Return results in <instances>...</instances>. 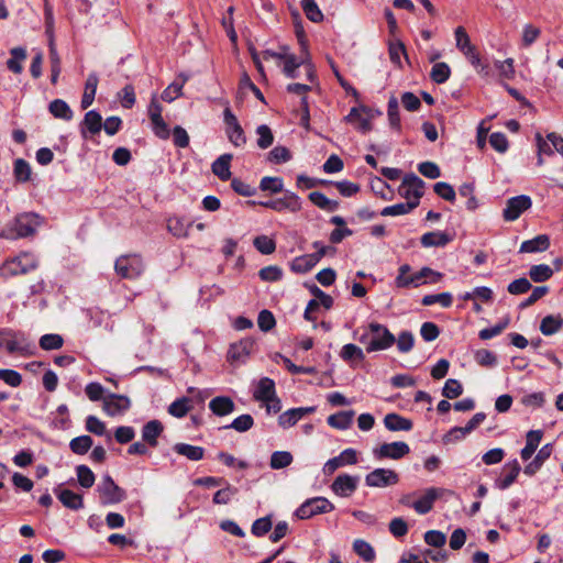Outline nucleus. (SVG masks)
Instances as JSON below:
<instances>
[{"label":"nucleus","instance_id":"nucleus-1","mask_svg":"<svg viewBox=\"0 0 563 563\" xmlns=\"http://www.w3.org/2000/svg\"><path fill=\"white\" fill-rule=\"evenodd\" d=\"M411 271L410 265L404 264L398 269L396 277V286L399 288L418 287L420 285L432 283L435 284L442 278V274L434 272L430 267H423L419 272L409 275Z\"/></svg>","mask_w":563,"mask_h":563},{"label":"nucleus","instance_id":"nucleus-2","mask_svg":"<svg viewBox=\"0 0 563 563\" xmlns=\"http://www.w3.org/2000/svg\"><path fill=\"white\" fill-rule=\"evenodd\" d=\"M369 333H364L360 341L366 344L368 353L390 347L396 339L394 334L383 324L372 322L368 325Z\"/></svg>","mask_w":563,"mask_h":563},{"label":"nucleus","instance_id":"nucleus-3","mask_svg":"<svg viewBox=\"0 0 563 563\" xmlns=\"http://www.w3.org/2000/svg\"><path fill=\"white\" fill-rule=\"evenodd\" d=\"M40 218L35 213H22L8 224L5 236L10 239L26 238L32 235L40 224Z\"/></svg>","mask_w":563,"mask_h":563},{"label":"nucleus","instance_id":"nucleus-4","mask_svg":"<svg viewBox=\"0 0 563 563\" xmlns=\"http://www.w3.org/2000/svg\"><path fill=\"white\" fill-rule=\"evenodd\" d=\"M5 349L10 354H31L34 345L24 333L11 330L0 331V350Z\"/></svg>","mask_w":563,"mask_h":563},{"label":"nucleus","instance_id":"nucleus-5","mask_svg":"<svg viewBox=\"0 0 563 563\" xmlns=\"http://www.w3.org/2000/svg\"><path fill=\"white\" fill-rule=\"evenodd\" d=\"M37 258L32 253H21L18 256L5 261L1 272L4 276H15L20 274H27L37 267Z\"/></svg>","mask_w":563,"mask_h":563},{"label":"nucleus","instance_id":"nucleus-6","mask_svg":"<svg viewBox=\"0 0 563 563\" xmlns=\"http://www.w3.org/2000/svg\"><path fill=\"white\" fill-rule=\"evenodd\" d=\"M100 503L103 506L119 504L126 498L124 489L119 487L110 475H104L97 486Z\"/></svg>","mask_w":563,"mask_h":563},{"label":"nucleus","instance_id":"nucleus-7","mask_svg":"<svg viewBox=\"0 0 563 563\" xmlns=\"http://www.w3.org/2000/svg\"><path fill=\"white\" fill-rule=\"evenodd\" d=\"M114 269L122 278L135 279L143 273L144 264L139 255H122L117 258Z\"/></svg>","mask_w":563,"mask_h":563},{"label":"nucleus","instance_id":"nucleus-8","mask_svg":"<svg viewBox=\"0 0 563 563\" xmlns=\"http://www.w3.org/2000/svg\"><path fill=\"white\" fill-rule=\"evenodd\" d=\"M334 509V505L325 497H313L307 499L299 508H297L295 515L299 519H308L314 515L327 514Z\"/></svg>","mask_w":563,"mask_h":563},{"label":"nucleus","instance_id":"nucleus-9","mask_svg":"<svg viewBox=\"0 0 563 563\" xmlns=\"http://www.w3.org/2000/svg\"><path fill=\"white\" fill-rule=\"evenodd\" d=\"M424 181L415 174H408L404 177L398 188V192L408 201H417L419 206L420 198L423 196Z\"/></svg>","mask_w":563,"mask_h":563},{"label":"nucleus","instance_id":"nucleus-10","mask_svg":"<svg viewBox=\"0 0 563 563\" xmlns=\"http://www.w3.org/2000/svg\"><path fill=\"white\" fill-rule=\"evenodd\" d=\"M258 205L278 212L284 210L297 212L301 209V199L295 192L286 191L282 198L260 201Z\"/></svg>","mask_w":563,"mask_h":563},{"label":"nucleus","instance_id":"nucleus-11","mask_svg":"<svg viewBox=\"0 0 563 563\" xmlns=\"http://www.w3.org/2000/svg\"><path fill=\"white\" fill-rule=\"evenodd\" d=\"M398 481V474L389 468H376L365 476V485L376 488L396 485Z\"/></svg>","mask_w":563,"mask_h":563},{"label":"nucleus","instance_id":"nucleus-12","mask_svg":"<svg viewBox=\"0 0 563 563\" xmlns=\"http://www.w3.org/2000/svg\"><path fill=\"white\" fill-rule=\"evenodd\" d=\"M223 121L227 126L225 132L230 142L236 147L244 145L246 143V137L241 124L231 111L230 107H225L223 111Z\"/></svg>","mask_w":563,"mask_h":563},{"label":"nucleus","instance_id":"nucleus-13","mask_svg":"<svg viewBox=\"0 0 563 563\" xmlns=\"http://www.w3.org/2000/svg\"><path fill=\"white\" fill-rule=\"evenodd\" d=\"M410 452V448L406 442H391V443H384L378 448H375L373 450V454L375 459L383 460V459H393V460H399L407 455Z\"/></svg>","mask_w":563,"mask_h":563},{"label":"nucleus","instance_id":"nucleus-14","mask_svg":"<svg viewBox=\"0 0 563 563\" xmlns=\"http://www.w3.org/2000/svg\"><path fill=\"white\" fill-rule=\"evenodd\" d=\"M358 482V476L340 474L332 482L331 490L339 497H350L357 489Z\"/></svg>","mask_w":563,"mask_h":563},{"label":"nucleus","instance_id":"nucleus-15","mask_svg":"<svg viewBox=\"0 0 563 563\" xmlns=\"http://www.w3.org/2000/svg\"><path fill=\"white\" fill-rule=\"evenodd\" d=\"M357 463L356 451L354 449H345L338 456L330 459L323 465L325 475L333 474L339 467L344 465H354Z\"/></svg>","mask_w":563,"mask_h":563},{"label":"nucleus","instance_id":"nucleus-16","mask_svg":"<svg viewBox=\"0 0 563 563\" xmlns=\"http://www.w3.org/2000/svg\"><path fill=\"white\" fill-rule=\"evenodd\" d=\"M102 130V117L96 110L88 111L80 123V134L82 139H89L99 134Z\"/></svg>","mask_w":563,"mask_h":563},{"label":"nucleus","instance_id":"nucleus-17","mask_svg":"<svg viewBox=\"0 0 563 563\" xmlns=\"http://www.w3.org/2000/svg\"><path fill=\"white\" fill-rule=\"evenodd\" d=\"M367 112L368 109L366 107L352 108L345 117V121L353 124L360 132L366 133L372 129Z\"/></svg>","mask_w":563,"mask_h":563},{"label":"nucleus","instance_id":"nucleus-18","mask_svg":"<svg viewBox=\"0 0 563 563\" xmlns=\"http://www.w3.org/2000/svg\"><path fill=\"white\" fill-rule=\"evenodd\" d=\"M520 465L514 460L504 465L499 476L495 481V486L499 489H506L514 484L520 472Z\"/></svg>","mask_w":563,"mask_h":563},{"label":"nucleus","instance_id":"nucleus-19","mask_svg":"<svg viewBox=\"0 0 563 563\" xmlns=\"http://www.w3.org/2000/svg\"><path fill=\"white\" fill-rule=\"evenodd\" d=\"M443 492L444 490L442 488H428L418 500L412 503L411 507L419 515H426L432 509L433 503L442 495Z\"/></svg>","mask_w":563,"mask_h":563},{"label":"nucleus","instance_id":"nucleus-20","mask_svg":"<svg viewBox=\"0 0 563 563\" xmlns=\"http://www.w3.org/2000/svg\"><path fill=\"white\" fill-rule=\"evenodd\" d=\"M130 407L128 397L117 394H110L103 398V410L109 416H115L125 411Z\"/></svg>","mask_w":563,"mask_h":563},{"label":"nucleus","instance_id":"nucleus-21","mask_svg":"<svg viewBox=\"0 0 563 563\" xmlns=\"http://www.w3.org/2000/svg\"><path fill=\"white\" fill-rule=\"evenodd\" d=\"M528 209V196L521 195L508 200L507 207L504 209V218L506 221H514Z\"/></svg>","mask_w":563,"mask_h":563},{"label":"nucleus","instance_id":"nucleus-22","mask_svg":"<svg viewBox=\"0 0 563 563\" xmlns=\"http://www.w3.org/2000/svg\"><path fill=\"white\" fill-rule=\"evenodd\" d=\"M164 431V426L159 420H151L142 428V440L150 446L155 448L158 444V438Z\"/></svg>","mask_w":563,"mask_h":563},{"label":"nucleus","instance_id":"nucleus-23","mask_svg":"<svg viewBox=\"0 0 563 563\" xmlns=\"http://www.w3.org/2000/svg\"><path fill=\"white\" fill-rule=\"evenodd\" d=\"M55 494L59 501L71 510H79L84 507L82 496L70 489L56 488Z\"/></svg>","mask_w":563,"mask_h":563},{"label":"nucleus","instance_id":"nucleus-24","mask_svg":"<svg viewBox=\"0 0 563 563\" xmlns=\"http://www.w3.org/2000/svg\"><path fill=\"white\" fill-rule=\"evenodd\" d=\"M275 394L276 391L274 380L268 377H263L258 380L253 396L256 400L263 402L265 400L272 399Z\"/></svg>","mask_w":563,"mask_h":563},{"label":"nucleus","instance_id":"nucleus-25","mask_svg":"<svg viewBox=\"0 0 563 563\" xmlns=\"http://www.w3.org/2000/svg\"><path fill=\"white\" fill-rule=\"evenodd\" d=\"M384 424L389 431H410L412 429V421L398 413L386 415Z\"/></svg>","mask_w":563,"mask_h":563},{"label":"nucleus","instance_id":"nucleus-26","mask_svg":"<svg viewBox=\"0 0 563 563\" xmlns=\"http://www.w3.org/2000/svg\"><path fill=\"white\" fill-rule=\"evenodd\" d=\"M99 78L96 73H90L85 84V91L81 98V108L87 109L95 100Z\"/></svg>","mask_w":563,"mask_h":563},{"label":"nucleus","instance_id":"nucleus-27","mask_svg":"<svg viewBox=\"0 0 563 563\" xmlns=\"http://www.w3.org/2000/svg\"><path fill=\"white\" fill-rule=\"evenodd\" d=\"M452 236L442 231H432L421 236V244L424 247L445 246L451 242Z\"/></svg>","mask_w":563,"mask_h":563},{"label":"nucleus","instance_id":"nucleus-28","mask_svg":"<svg viewBox=\"0 0 563 563\" xmlns=\"http://www.w3.org/2000/svg\"><path fill=\"white\" fill-rule=\"evenodd\" d=\"M209 408L214 415L222 417L233 412L234 402L229 397L219 396L210 400Z\"/></svg>","mask_w":563,"mask_h":563},{"label":"nucleus","instance_id":"nucleus-29","mask_svg":"<svg viewBox=\"0 0 563 563\" xmlns=\"http://www.w3.org/2000/svg\"><path fill=\"white\" fill-rule=\"evenodd\" d=\"M11 57L7 60V67L13 74L23 71V62L26 59V49L23 47H13L10 49Z\"/></svg>","mask_w":563,"mask_h":563},{"label":"nucleus","instance_id":"nucleus-30","mask_svg":"<svg viewBox=\"0 0 563 563\" xmlns=\"http://www.w3.org/2000/svg\"><path fill=\"white\" fill-rule=\"evenodd\" d=\"M232 159L231 154H223L218 157L211 166L212 173L221 180H228L231 177L230 163Z\"/></svg>","mask_w":563,"mask_h":563},{"label":"nucleus","instance_id":"nucleus-31","mask_svg":"<svg viewBox=\"0 0 563 563\" xmlns=\"http://www.w3.org/2000/svg\"><path fill=\"white\" fill-rule=\"evenodd\" d=\"M354 415L355 412L353 410L340 411L329 416L327 422L332 428L345 430L352 424Z\"/></svg>","mask_w":563,"mask_h":563},{"label":"nucleus","instance_id":"nucleus-32","mask_svg":"<svg viewBox=\"0 0 563 563\" xmlns=\"http://www.w3.org/2000/svg\"><path fill=\"white\" fill-rule=\"evenodd\" d=\"M173 450L183 456H186L190 461H200L203 459L205 449L201 446H196L187 443H176L173 446Z\"/></svg>","mask_w":563,"mask_h":563},{"label":"nucleus","instance_id":"nucleus-33","mask_svg":"<svg viewBox=\"0 0 563 563\" xmlns=\"http://www.w3.org/2000/svg\"><path fill=\"white\" fill-rule=\"evenodd\" d=\"M563 327V318L560 314L545 316L540 323V331L543 335H552Z\"/></svg>","mask_w":563,"mask_h":563},{"label":"nucleus","instance_id":"nucleus-34","mask_svg":"<svg viewBox=\"0 0 563 563\" xmlns=\"http://www.w3.org/2000/svg\"><path fill=\"white\" fill-rule=\"evenodd\" d=\"M48 110L53 117L65 121H70L74 115L70 107L62 99L53 100L48 106Z\"/></svg>","mask_w":563,"mask_h":563},{"label":"nucleus","instance_id":"nucleus-35","mask_svg":"<svg viewBox=\"0 0 563 563\" xmlns=\"http://www.w3.org/2000/svg\"><path fill=\"white\" fill-rule=\"evenodd\" d=\"M318 264V258L311 254L297 256L292 260L290 268L298 274H305Z\"/></svg>","mask_w":563,"mask_h":563},{"label":"nucleus","instance_id":"nucleus-36","mask_svg":"<svg viewBox=\"0 0 563 563\" xmlns=\"http://www.w3.org/2000/svg\"><path fill=\"white\" fill-rule=\"evenodd\" d=\"M311 90V87L303 84H289L287 86V91L296 95L302 96L301 98V107L303 111V115L301 118L302 123H308L309 121V108L307 97L305 96L308 91Z\"/></svg>","mask_w":563,"mask_h":563},{"label":"nucleus","instance_id":"nucleus-37","mask_svg":"<svg viewBox=\"0 0 563 563\" xmlns=\"http://www.w3.org/2000/svg\"><path fill=\"white\" fill-rule=\"evenodd\" d=\"M417 207H418L417 206V201H408L407 200L406 202H400V203H396V205H393V206L385 207L380 211V214L383 217L402 216V214L409 213L410 211H412Z\"/></svg>","mask_w":563,"mask_h":563},{"label":"nucleus","instance_id":"nucleus-38","mask_svg":"<svg viewBox=\"0 0 563 563\" xmlns=\"http://www.w3.org/2000/svg\"><path fill=\"white\" fill-rule=\"evenodd\" d=\"M308 198L314 206L328 212H333L339 208L338 201L327 198L325 195L320 191L310 192Z\"/></svg>","mask_w":563,"mask_h":563},{"label":"nucleus","instance_id":"nucleus-39","mask_svg":"<svg viewBox=\"0 0 563 563\" xmlns=\"http://www.w3.org/2000/svg\"><path fill=\"white\" fill-rule=\"evenodd\" d=\"M192 409V400L188 397H181L173 401L168 407V413L183 418Z\"/></svg>","mask_w":563,"mask_h":563},{"label":"nucleus","instance_id":"nucleus-40","mask_svg":"<svg viewBox=\"0 0 563 563\" xmlns=\"http://www.w3.org/2000/svg\"><path fill=\"white\" fill-rule=\"evenodd\" d=\"M190 227L191 223L178 217L169 218L167 221L168 231L176 238H186Z\"/></svg>","mask_w":563,"mask_h":563},{"label":"nucleus","instance_id":"nucleus-41","mask_svg":"<svg viewBox=\"0 0 563 563\" xmlns=\"http://www.w3.org/2000/svg\"><path fill=\"white\" fill-rule=\"evenodd\" d=\"M252 346L250 341L240 342L236 344H232L228 352V358L231 362H244L249 350Z\"/></svg>","mask_w":563,"mask_h":563},{"label":"nucleus","instance_id":"nucleus-42","mask_svg":"<svg viewBox=\"0 0 563 563\" xmlns=\"http://www.w3.org/2000/svg\"><path fill=\"white\" fill-rule=\"evenodd\" d=\"M353 550L367 563H372L375 560V551L365 540L356 539L353 543Z\"/></svg>","mask_w":563,"mask_h":563},{"label":"nucleus","instance_id":"nucleus-43","mask_svg":"<svg viewBox=\"0 0 563 563\" xmlns=\"http://www.w3.org/2000/svg\"><path fill=\"white\" fill-rule=\"evenodd\" d=\"M224 487L216 492L212 501L216 505H227L231 501L232 497L238 494V488L229 484L227 481Z\"/></svg>","mask_w":563,"mask_h":563},{"label":"nucleus","instance_id":"nucleus-44","mask_svg":"<svg viewBox=\"0 0 563 563\" xmlns=\"http://www.w3.org/2000/svg\"><path fill=\"white\" fill-rule=\"evenodd\" d=\"M186 81L187 77L180 76V80H175L162 92V99L166 102L174 101L181 95V90Z\"/></svg>","mask_w":563,"mask_h":563},{"label":"nucleus","instance_id":"nucleus-45","mask_svg":"<svg viewBox=\"0 0 563 563\" xmlns=\"http://www.w3.org/2000/svg\"><path fill=\"white\" fill-rule=\"evenodd\" d=\"M292 455L288 451H275L269 461V466L273 470H280L289 466L292 463Z\"/></svg>","mask_w":563,"mask_h":563},{"label":"nucleus","instance_id":"nucleus-46","mask_svg":"<svg viewBox=\"0 0 563 563\" xmlns=\"http://www.w3.org/2000/svg\"><path fill=\"white\" fill-rule=\"evenodd\" d=\"M553 275V269L547 264H539L530 266V280L534 283H542L550 279Z\"/></svg>","mask_w":563,"mask_h":563},{"label":"nucleus","instance_id":"nucleus-47","mask_svg":"<svg viewBox=\"0 0 563 563\" xmlns=\"http://www.w3.org/2000/svg\"><path fill=\"white\" fill-rule=\"evenodd\" d=\"M421 302L423 306H432L434 303H439L444 308H449L452 306L453 297L450 292L426 295Z\"/></svg>","mask_w":563,"mask_h":563},{"label":"nucleus","instance_id":"nucleus-48","mask_svg":"<svg viewBox=\"0 0 563 563\" xmlns=\"http://www.w3.org/2000/svg\"><path fill=\"white\" fill-rule=\"evenodd\" d=\"M451 75V69L446 63H435L432 66L430 77L437 84H444Z\"/></svg>","mask_w":563,"mask_h":563},{"label":"nucleus","instance_id":"nucleus-49","mask_svg":"<svg viewBox=\"0 0 563 563\" xmlns=\"http://www.w3.org/2000/svg\"><path fill=\"white\" fill-rule=\"evenodd\" d=\"M254 247L264 255H269L276 250V242L267 235H258L253 241Z\"/></svg>","mask_w":563,"mask_h":563},{"label":"nucleus","instance_id":"nucleus-50","mask_svg":"<svg viewBox=\"0 0 563 563\" xmlns=\"http://www.w3.org/2000/svg\"><path fill=\"white\" fill-rule=\"evenodd\" d=\"M301 8L306 16L312 22H320L323 19V14L319 9L316 0H301Z\"/></svg>","mask_w":563,"mask_h":563},{"label":"nucleus","instance_id":"nucleus-51","mask_svg":"<svg viewBox=\"0 0 563 563\" xmlns=\"http://www.w3.org/2000/svg\"><path fill=\"white\" fill-rule=\"evenodd\" d=\"M536 143H537V154H538V165H542L543 155H553L554 154V147L552 143L547 139L544 140L541 135V133H536Z\"/></svg>","mask_w":563,"mask_h":563},{"label":"nucleus","instance_id":"nucleus-52","mask_svg":"<svg viewBox=\"0 0 563 563\" xmlns=\"http://www.w3.org/2000/svg\"><path fill=\"white\" fill-rule=\"evenodd\" d=\"M13 174L18 181H20V183L27 181L31 177L30 164L23 158L15 159L14 167H13Z\"/></svg>","mask_w":563,"mask_h":563},{"label":"nucleus","instance_id":"nucleus-53","mask_svg":"<svg viewBox=\"0 0 563 563\" xmlns=\"http://www.w3.org/2000/svg\"><path fill=\"white\" fill-rule=\"evenodd\" d=\"M63 343L62 335L55 333L44 334L40 339V346L45 351L58 350L63 346Z\"/></svg>","mask_w":563,"mask_h":563},{"label":"nucleus","instance_id":"nucleus-54","mask_svg":"<svg viewBox=\"0 0 563 563\" xmlns=\"http://www.w3.org/2000/svg\"><path fill=\"white\" fill-rule=\"evenodd\" d=\"M260 189L272 194L282 192L284 189L283 179L279 177H263L260 183Z\"/></svg>","mask_w":563,"mask_h":563},{"label":"nucleus","instance_id":"nucleus-55","mask_svg":"<svg viewBox=\"0 0 563 563\" xmlns=\"http://www.w3.org/2000/svg\"><path fill=\"white\" fill-rule=\"evenodd\" d=\"M92 443L89 435H80L70 441L69 448L76 454H85L92 446Z\"/></svg>","mask_w":563,"mask_h":563},{"label":"nucleus","instance_id":"nucleus-56","mask_svg":"<svg viewBox=\"0 0 563 563\" xmlns=\"http://www.w3.org/2000/svg\"><path fill=\"white\" fill-rule=\"evenodd\" d=\"M553 451V444L548 443L543 445L532 462H530V474L534 473L537 470L541 467L543 462L550 457Z\"/></svg>","mask_w":563,"mask_h":563},{"label":"nucleus","instance_id":"nucleus-57","mask_svg":"<svg viewBox=\"0 0 563 563\" xmlns=\"http://www.w3.org/2000/svg\"><path fill=\"white\" fill-rule=\"evenodd\" d=\"M387 115L389 124L393 129H400V115H399V104L396 97H390L388 101Z\"/></svg>","mask_w":563,"mask_h":563},{"label":"nucleus","instance_id":"nucleus-58","mask_svg":"<svg viewBox=\"0 0 563 563\" xmlns=\"http://www.w3.org/2000/svg\"><path fill=\"white\" fill-rule=\"evenodd\" d=\"M76 474H77L78 483L84 488H90L93 485L95 474L88 466L78 465L76 467Z\"/></svg>","mask_w":563,"mask_h":563},{"label":"nucleus","instance_id":"nucleus-59","mask_svg":"<svg viewBox=\"0 0 563 563\" xmlns=\"http://www.w3.org/2000/svg\"><path fill=\"white\" fill-rule=\"evenodd\" d=\"M463 393V387L457 379L450 378L442 388V395L448 399H455Z\"/></svg>","mask_w":563,"mask_h":563},{"label":"nucleus","instance_id":"nucleus-60","mask_svg":"<svg viewBox=\"0 0 563 563\" xmlns=\"http://www.w3.org/2000/svg\"><path fill=\"white\" fill-rule=\"evenodd\" d=\"M340 356L344 361H352V360H358L362 361L364 358V353L361 347L353 343H347L342 346Z\"/></svg>","mask_w":563,"mask_h":563},{"label":"nucleus","instance_id":"nucleus-61","mask_svg":"<svg viewBox=\"0 0 563 563\" xmlns=\"http://www.w3.org/2000/svg\"><path fill=\"white\" fill-rule=\"evenodd\" d=\"M256 133L258 135L257 145L260 148L265 150L273 144L274 135L269 126L262 124L256 129Z\"/></svg>","mask_w":563,"mask_h":563},{"label":"nucleus","instance_id":"nucleus-62","mask_svg":"<svg viewBox=\"0 0 563 563\" xmlns=\"http://www.w3.org/2000/svg\"><path fill=\"white\" fill-rule=\"evenodd\" d=\"M86 429L96 435H107L110 438V434L107 433L106 424L96 416H88L86 418Z\"/></svg>","mask_w":563,"mask_h":563},{"label":"nucleus","instance_id":"nucleus-63","mask_svg":"<svg viewBox=\"0 0 563 563\" xmlns=\"http://www.w3.org/2000/svg\"><path fill=\"white\" fill-rule=\"evenodd\" d=\"M254 424V420L251 415H241L238 418H235L231 424L227 426L225 428H232L238 432H246L249 431Z\"/></svg>","mask_w":563,"mask_h":563},{"label":"nucleus","instance_id":"nucleus-64","mask_svg":"<svg viewBox=\"0 0 563 563\" xmlns=\"http://www.w3.org/2000/svg\"><path fill=\"white\" fill-rule=\"evenodd\" d=\"M272 519L269 516L256 519L252 525V533L255 537H263L272 529Z\"/></svg>","mask_w":563,"mask_h":563}]
</instances>
